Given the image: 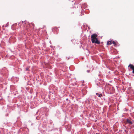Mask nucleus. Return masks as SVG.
I'll use <instances>...</instances> for the list:
<instances>
[{
  "mask_svg": "<svg viewBox=\"0 0 134 134\" xmlns=\"http://www.w3.org/2000/svg\"><path fill=\"white\" fill-rule=\"evenodd\" d=\"M112 43V41L107 42V44L108 45H111Z\"/></svg>",
  "mask_w": 134,
  "mask_h": 134,
  "instance_id": "4",
  "label": "nucleus"
},
{
  "mask_svg": "<svg viewBox=\"0 0 134 134\" xmlns=\"http://www.w3.org/2000/svg\"><path fill=\"white\" fill-rule=\"evenodd\" d=\"M96 94L97 96H98L99 97H101L102 96V94H99L98 93H96Z\"/></svg>",
  "mask_w": 134,
  "mask_h": 134,
  "instance_id": "5",
  "label": "nucleus"
},
{
  "mask_svg": "<svg viewBox=\"0 0 134 134\" xmlns=\"http://www.w3.org/2000/svg\"><path fill=\"white\" fill-rule=\"evenodd\" d=\"M112 43H113V44H116L115 42H114V41H112Z\"/></svg>",
  "mask_w": 134,
  "mask_h": 134,
  "instance_id": "6",
  "label": "nucleus"
},
{
  "mask_svg": "<svg viewBox=\"0 0 134 134\" xmlns=\"http://www.w3.org/2000/svg\"><path fill=\"white\" fill-rule=\"evenodd\" d=\"M127 123H128L130 124H132V122L129 119H127Z\"/></svg>",
  "mask_w": 134,
  "mask_h": 134,
  "instance_id": "3",
  "label": "nucleus"
},
{
  "mask_svg": "<svg viewBox=\"0 0 134 134\" xmlns=\"http://www.w3.org/2000/svg\"><path fill=\"white\" fill-rule=\"evenodd\" d=\"M29 68L27 67L26 68V71H27L29 70Z\"/></svg>",
  "mask_w": 134,
  "mask_h": 134,
  "instance_id": "7",
  "label": "nucleus"
},
{
  "mask_svg": "<svg viewBox=\"0 0 134 134\" xmlns=\"http://www.w3.org/2000/svg\"><path fill=\"white\" fill-rule=\"evenodd\" d=\"M128 67H130L131 69L132 70V72L134 74V66L132 64H130L128 66Z\"/></svg>",
  "mask_w": 134,
  "mask_h": 134,
  "instance_id": "2",
  "label": "nucleus"
},
{
  "mask_svg": "<svg viewBox=\"0 0 134 134\" xmlns=\"http://www.w3.org/2000/svg\"><path fill=\"white\" fill-rule=\"evenodd\" d=\"M97 37V35L96 34H94L91 35V38L92 43H95L97 44H100V42L98 40Z\"/></svg>",
  "mask_w": 134,
  "mask_h": 134,
  "instance_id": "1",
  "label": "nucleus"
}]
</instances>
